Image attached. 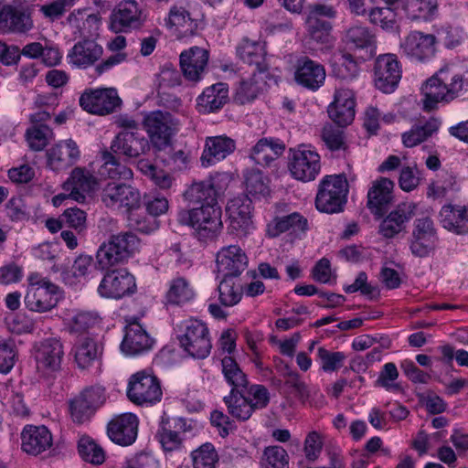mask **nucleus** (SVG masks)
<instances>
[{
    "mask_svg": "<svg viewBox=\"0 0 468 468\" xmlns=\"http://www.w3.org/2000/svg\"><path fill=\"white\" fill-rule=\"evenodd\" d=\"M22 449L26 452L37 455L52 445V435L45 426L27 425L21 433Z\"/></svg>",
    "mask_w": 468,
    "mask_h": 468,
    "instance_id": "obj_38",
    "label": "nucleus"
},
{
    "mask_svg": "<svg viewBox=\"0 0 468 468\" xmlns=\"http://www.w3.org/2000/svg\"><path fill=\"white\" fill-rule=\"evenodd\" d=\"M80 107L93 114L107 115L121 105V99L113 88L87 90L80 97Z\"/></svg>",
    "mask_w": 468,
    "mask_h": 468,
    "instance_id": "obj_15",
    "label": "nucleus"
},
{
    "mask_svg": "<svg viewBox=\"0 0 468 468\" xmlns=\"http://www.w3.org/2000/svg\"><path fill=\"white\" fill-rule=\"evenodd\" d=\"M326 77L324 67L308 57L297 59L294 70L295 81L309 90H316L324 82Z\"/></svg>",
    "mask_w": 468,
    "mask_h": 468,
    "instance_id": "obj_29",
    "label": "nucleus"
},
{
    "mask_svg": "<svg viewBox=\"0 0 468 468\" xmlns=\"http://www.w3.org/2000/svg\"><path fill=\"white\" fill-rule=\"evenodd\" d=\"M140 250V239L131 231L112 235L103 242L96 253V264L101 270L110 269L122 264L135 255Z\"/></svg>",
    "mask_w": 468,
    "mask_h": 468,
    "instance_id": "obj_5",
    "label": "nucleus"
},
{
    "mask_svg": "<svg viewBox=\"0 0 468 468\" xmlns=\"http://www.w3.org/2000/svg\"><path fill=\"white\" fill-rule=\"evenodd\" d=\"M288 169L291 176L298 181H313L321 170L320 155L311 145L301 144L291 148L288 156Z\"/></svg>",
    "mask_w": 468,
    "mask_h": 468,
    "instance_id": "obj_9",
    "label": "nucleus"
},
{
    "mask_svg": "<svg viewBox=\"0 0 468 468\" xmlns=\"http://www.w3.org/2000/svg\"><path fill=\"white\" fill-rule=\"evenodd\" d=\"M245 186L248 195L260 198L269 192L268 179L259 170H250L245 175Z\"/></svg>",
    "mask_w": 468,
    "mask_h": 468,
    "instance_id": "obj_53",
    "label": "nucleus"
},
{
    "mask_svg": "<svg viewBox=\"0 0 468 468\" xmlns=\"http://www.w3.org/2000/svg\"><path fill=\"white\" fill-rule=\"evenodd\" d=\"M324 446L322 434L317 431H311L304 440L303 452L306 459L310 462L316 461Z\"/></svg>",
    "mask_w": 468,
    "mask_h": 468,
    "instance_id": "obj_64",
    "label": "nucleus"
},
{
    "mask_svg": "<svg viewBox=\"0 0 468 468\" xmlns=\"http://www.w3.org/2000/svg\"><path fill=\"white\" fill-rule=\"evenodd\" d=\"M80 457L92 464H101L105 460L103 449L91 438L82 437L78 443Z\"/></svg>",
    "mask_w": 468,
    "mask_h": 468,
    "instance_id": "obj_50",
    "label": "nucleus"
},
{
    "mask_svg": "<svg viewBox=\"0 0 468 468\" xmlns=\"http://www.w3.org/2000/svg\"><path fill=\"white\" fill-rule=\"evenodd\" d=\"M399 378V371L394 363H386L376 381V384L379 387L384 388L387 390H398L399 385L394 383Z\"/></svg>",
    "mask_w": 468,
    "mask_h": 468,
    "instance_id": "obj_63",
    "label": "nucleus"
},
{
    "mask_svg": "<svg viewBox=\"0 0 468 468\" xmlns=\"http://www.w3.org/2000/svg\"><path fill=\"white\" fill-rule=\"evenodd\" d=\"M185 199L190 204L217 203L214 190L209 187L207 181L192 184L184 194Z\"/></svg>",
    "mask_w": 468,
    "mask_h": 468,
    "instance_id": "obj_51",
    "label": "nucleus"
},
{
    "mask_svg": "<svg viewBox=\"0 0 468 468\" xmlns=\"http://www.w3.org/2000/svg\"><path fill=\"white\" fill-rule=\"evenodd\" d=\"M52 130L45 124H36L27 131V141L31 149L41 151L52 138Z\"/></svg>",
    "mask_w": 468,
    "mask_h": 468,
    "instance_id": "obj_57",
    "label": "nucleus"
},
{
    "mask_svg": "<svg viewBox=\"0 0 468 468\" xmlns=\"http://www.w3.org/2000/svg\"><path fill=\"white\" fill-rule=\"evenodd\" d=\"M229 215V229L239 237L247 236L252 229V202L248 196L230 199L226 207Z\"/></svg>",
    "mask_w": 468,
    "mask_h": 468,
    "instance_id": "obj_20",
    "label": "nucleus"
},
{
    "mask_svg": "<svg viewBox=\"0 0 468 468\" xmlns=\"http://www.w3.org/2000/svg\"><path fill=\"white\" fill-rule=\"evenodd\" d=\"M153 339L138 323H131L125 327L121 350L127 356H138L152 348Z\"/></svg>",
    "mask_w": 468,
    "mask_h": 468,
    "instance_id": "obj_32",
    "label": "nucleus"
},
{
    "mask_svg": "<svg viewBox=\"0 0 468 468\" xmlns=\"http://www.w3.org/2000/svg\"><path fill=\"white\" fill-rule=\"evenodd\" d=\"M401 79V69L397 56L394 54L379 55L374 65V82L378 90L391 93Z\"/></svg>",
    "mask_w": 468,
    "mask_h": 468,
    "instance_id": "obj_16",
    "label": "nucleus"
},
{
    "mask_svg": "<svg viewBox=\"0 0 468 468\" xmlns=\"http://www.w3.org/2000/svg\"><path fill=\"white\" fill-rule=\"evenodd\" d=\"M393 188L394 182L387 177H380L372 182L367 191V207L374 216L380 218L385 214L393 199Z\"/></svg>",
    "mask_w": 468,
    "mask_h": 468,
    "instance_id": "obj_30",
    "label": "nucleus"
},
{
    "mask_svg": "<svg viewBox=\"0 0 468 468\" xmlns=\"http://www.w3.org/2000/svg\"><path fill=\"white\" fill-rule=\"evenodd\" d=\"M218 290V300L224 306H234L241 300L242 287L237 277L223 276Z\"/></svg>",
    "mask_w": 468,
    "mask_h": 468,
    "instance_id": "obj_47",
    "label": "nucleus"
},
{
    "mask_svg": "<svg viewBox=\"0 0 468 468\" xmlns=\"http://www.w3.org/2000/svg\"><path fill=\"white\" fill-rule=\"evenodd\" d=\"M348 184L342 175L324 176L318 186L315 197L316 208L324 213L341 212L346 203Z\"/></svg>",
    "mask_w": 468,
    "mask_h": 468,
    "instance_id": "obj_7",
    "label": "nucleus"
},
{
    "mask_svg": "<svg viewBox=\"0 0 468 468\" xmlns=\"http://www.w3.org/2000/svg\"><path fill=\"white\" fill-rule=\"evenodd\" d=\"M222 374L227 383L231 386L230 390L247 389L249 380L236 360L226 356L221 359Z\"/></svg>",
    "mask_w": 468,
    "mask_h": 468,
    "instance_id": "obj_45",
    "label": "nucleus"
},
{
    "mask_svg": "<svg viewBox=\"0 0 468 468\" xmlns=\"http://www.w3.org/2000/svg\"><path fill=\"white\" fill-rule=\"evenodd\" d=\"M138 424L139 420L135 414H120L108 423V436L116 444L132 445L137 438Z\"/></svg>",
    "mask_w": 468,
    "mask_h": 468,
    "instance_id": "obj_27",
    "label": "nucleus"
},
{
    "mask_svg": "<svg viewBox=\"0 0 468 468\" xmlns=\"http://www.w3.org/2000/svg\"><path fill=\"white\" fill-rule=\"evenodd\" d=\"M436 44L434 35L412 31L401 41L400 49L411 60L425 62L435 56Z\"/></svg>",
    "mask_w": 468,
    "mask_h": 468,
    "instance_id": "obj_18",
    "label": "nucleus"
},
{
    "mask_svg": "<svg viewBox=\"0 0 468 468\" xmlns=\"http://www.w3.org/2000/svg\"><path fill=\"white\" fill-rule=\"evenodd\" d=\"M355 107L351 106L331 103L328 107L329 117L339 126L350 124L355 118Z\"/></svg>",
    "mask_w": 468,
    "mask_h": 468,
    "instance_id": "obj_62",
    "label": "nucleus"
},
{
    "mask_svg": "<svg viewBox=\"0 0 468 468\" xmlns=\"http://www.w3.org/2000/svg\"><path fill=\"white\" fill-rule=\"evenodd\" d=\"M334 74L342 80L355 79L359 73V67L352 55L343 53L333 65Z\"/></svg>",
    "mask_w": 468,
    "mask_h": 468,
    "instance_id": "obj_56",
    "label": "nucleus"
},
{
    "mask_svg": "<svg viewBox=\"0 0 468 468\" xmlns=\"http://www.w3.org/2000/svg\"><path fill=\"white\" fill-rule=\"evenodd\" d=\"M97 179L90 171L85 167H75L69 177L63 185V188L69 191V197L77 201L83 202L85 194L94 190Z\"/></svg>",
    "mask_w": 468,
    "mask_h": 468,
    "instance_id": "obj_34",
    "label": "nucleus"
},
{
    "mask_svg": "<svg viewBox=\"0 0 468 468\" xmlns=\"http://www.w3.org/2000/svg\"><path fill=\"white\" fill-rule=\"evenodd\" d=\"M261 465V468H289V455L282 446L266 447Z\"/></svg>",
    "mask_w": 468,
    "mask_h": 468,
    "instance_id": "obj_55",
    "label": "nucleus"
},
{
    "mask_svg": "<svg viewBox=\"0 0 468 468\" xmlns=\"http://www.w3.org/2000/svg\"><path fill=\"white\" fill-rule=\"evenodd\" d=\"M191 423L185 418L169 416L165 412L161 416L156 437L163 449L173 452L180 449L183 434L191 431Z\"/></svg>",
    "mask_w": 468,
    "mask_h": 468,
    "instance_id": "obj_14",
    "label": "nucleus"
},
{
    "mask_svg": "<svg viewBox=\"0 0 468 468\" xmlns=\"http://www.w3.org/2000/svg\"><path fill=\"white\" fill-rule=\"evenodd\" d=\"M437 11V0H402L401 2V12L410 21L431 20Z\"/></svg>",
    "mask_w": 468,
    "mask_h": 468,
    "instance_id": "obj_42",
    "label": "nucleus"
},
{
    "mask_svg": "<svg viewBox=\"0 0 468 468\" xmlns=\"http://www.w3.org/2000/svg\"><path fill=\"white\" fill-rule=\"evenodd\" d=\"M332 26L325 20L310 16L308 18V32L312 40L317 44L329 45L332 42Z\"/></svg>",
    "mask_w": 468,
    "mask_h": 468,
    "instance_id": "obj_54",
    "label": "nucleus"
},
{
    "mask_svg": "<svg viewBox=\"0 0 468 468\" xmlns=\"http://www.w3.org/2000/svg\"><path fill=\"white\" fill-rule=\"evenodd\" d=\"M442 227L458 235L468 233V207L461 206H443L440 211Z\"/></svg>",
    "mask_w": 468,
    "mask_h": 468,
    "instance_id": "obj_41",
    "label": "nucleus"
},
{
    "mask_svg": "<svg viewBox=\"0 0 468 468\" xmlns=\"http://www.w3.org/2000/svg\"><path fill=\"white\" fill-rule=\"evenodd\" d=\"M63 356V346L58 338H47L35 346L37 368L46 377L60 369Z\"/></svg>",
    "mask_w": 468,
    "mask_h": 468,
    "instance_id": "obj_17",
    "label": "nucleus"
},
{
    "mask_svg": "<svg viewBox=\"0 0 468 468\" xmlns=\"http://www.w3.org/2000/svg\"><path fill=\"white\" fill-rule=\"evenodd\" d=\"M221 208L218 203H207L193 209H181L176 219L181 225L190 226L200 240L213 239L222 229Z\"/></svg>",
    "mask_w": 468,
    "mask_h": 468,
    "instance_id": "obj_4",
    "label": "nucleus"
},
{
    "mask_svg": "<svg viewBox=\"0 0 468 468\" xmlns=\"http://www.w3.org/2000/svg\"><path fill=\"white\" fill-rule=\"evenodd\" d=\"M95 409L91 407L80 395L70 401V413L74 422L83 423L94 413Z\"/></svg>",
    "mask_w": 468,
    "mask_h": 468,
    "instance_id": "obj_61",
    "label": "nucleus"
},
{
    "mask_svg": "<svg viewBox=\"0 0 468 468\" xmlns=\"http://www.w3.org/2000/svg\"><path fill=\"white\" fill-rule=\"evenodd\" d=\"M236 53L244 63L255 66L256 72L268 74L269 64L266 60L267 51L264 42L253 41L245 37L237 46Z\"/></svg>",
    "mask_w": 468,
    "mask_h": 468,
    "instance_id": "obj_31",
    "label": "nucleus"
},
{
    "mask_svg": "<svg viewBox=\"0 0 468 468\" xmlns=\"http://www.w3.org/2000/svg\"><path fill=\"white\" fill-rule=\"evenodd\" d=\"M128 225L144 234H150L159 228L158 220L139 209H132L127 213Z\"/></svg>",
    "mask_w": 468,
    "mask_h": 468,
    "instance_id": "obj_48",
    "label": "nucleus"
},
{
    "mask_svg": "<svg viewBox=\"0 0 468 468\" xmlns=\"http://www.w3.org/2000/svg\"><path fill=\"white\" fill-rule=\"evenodd\" d=\"M181 347L195 358H206L211 351L212 344L206 324L197 319L184 323V333L179 336Z\"/></svg>",
    "mask_w": 468,
    "mask_h": 468,
    "instance_id": "obj_11",
    "label": "nucleus"
},
{
    "mask_svg": "<svg viewBox=\"0 0 468 468\" xmlns=\"http://www.w3.org/2000/svg\"><path fill=\"white\" fill-rule=\"evenodd\" d=\"M59 300V288L56 284L45 287H28L25 296L26 306L34 312H48Z\"/></svg>",
    "mask_w": 468,
    "mask_h": 468,
    "instance_id": "obj_33",
    "label": "nucleus"
},
{
    "mask_svg": "<svg viewBox=\"0 0 468 468\" xmlns=\"http://www.w3.org/2000/svg\"><path fill=\"white\" fill-rule=\"evenodd\" d=\"M266 75L253 72L246 78H241L235 87L234 101L239 105L254 101L266 90Z\"/></svg>",
    "mask_w": 468,
    "mask_h": 468,
    "instance_id": "obj_36",
    "label": "nucleus"
},
{
    "mask_svg": "<svg viewBox=\"0 0 468 468\" xmlns=\"http://www.w3.org/2000/svg\"><path fill=\"white\" fill-rule=\"evenodd\" d=\"M414 202L399 204L379 224V233L386 239H392L406 230L407 224L416 214Z\"/></svg>",
    "mask_w": 468,
    "mask_h": 468,
    "instance_id": "obj_24",
    "label": "nucleus"
},
{
    "mask_svg": "<svg viewBox=\"0 0 468 468\" xmlns=\"http://www.w3.org/2000/svg\"><path fill=\"white\" fill-rule=\"evenodd\" d=\"M187 2H180L173 5L165 18V27L176 38L192 37L197 34L198 28L197 19L192 16Z\"/></svg>",
    "mask_w": 468,
    "mask_h": 468,
    "instance_id": "obj_19",
    "label": "nucleus"
},
{
    "mask_svg": "<svg viewBox=\"0 0 468 468\" xmlns=\"http://www.w3.org/2000/svg\"><path fill=\"white\" fill-rule=\"evenodd\" d=\"M285 151L284 143L272 137L260 139L251 148L250 157L261 166H271Z\"/></svg>",
    "mask_w": 468,
    "mask_h": 468,
    "instance_id": "obj_39",
    "label": "nucleus"
},
{
    "mask_svg": "<svg viewBox=\"0 0 468 468\" xmlns=\"http://www.w3.org/2000/svg\"><path fill=\"white\" fill-rule=\"evenodd\" d=\"M97 288L99 295L106 299L120 300L137 290L135 277L126 269H106Z\"/></svg>",
    "mask_w": 468,
    "mask_h": 468,
    "instance_id": "obj_10",
    "label": "nucleus"
},
{
    "mask_svg": "<svg viewBox=\"0 0 468 468\" xmlns=\"http://www.w3.org/2000/svg\"><path fill=\"white\" fill-rule=\"evenodd\" d=\"M111 151L101 153L102 165L100 173L112 179L129 180L133 178V171L120 163L117 156L125 159H135L149 153L151 147L148 139L139 131L122 130L111 143Z\"/></svg>",
    "mask_w": 468,
    "mask_h": 468,
    "instance_id": "obj_1",
    "label": "nucleus"
},
{
    "mask_svg": "<svg viewBox=\"0 0 468 468\" xmlns=\"http://www.w3.org/2000/svg\"><path fill=\"white\" fill-rule=\"evenodd\" d=\"M163 396L157 377L146 370L132 375L127 387V397L138 406H153L161 401Z\"/></svg>",
    "mask_w": 468,
    "mask_h": 468,
    "instance_id": "obj_8",
    "label": "nucleus"
},
{
    "mask_svg": "<svg viewBox=\"0 0 468 468\" xmlns=\"http://www.w3.org/2000/svg\"><path fill=\"white\" fill-rule=\"evenodd\" d=\"M143 126L148 135L150 146L161 151L170 145L172 138L179 131V122L170 112L153 111L146 113Z\"/></svg>",
    "mask_w": 468,
    "mask_h": 468,
    "instance_id": "obj_6",
    "label": "nucleus"
},
{
    "mask_svg": "<svg viewBox=\"0 0 468 468\" xmlns=\"http://www.w3.org/2000/svg\"><path fill=\"white\" fill-rule=\"evenodd\" d=\"M16 355L14 341L0 335V373L7 374L13 368Z\"/></svg>",
    "mask_w": 468,
    "mask_h": 468,
    "instance_id": "obj_60",
    "label": "nucleus"
},
{
    "mask_svg": "<svg viewBox=\"0 0 468 468\" xmlns=\"http://www.w3.org/2000/svg\"><path fill=\"white\" fill-rule=\"evenodd\" d=\"M437 235L433 222L429 218L415 220L410 245V251L416 257H426L435 248Z\"/></svg>",
    "mask_w": 468,
    "mask_h": 468,
    "instance_id": "obj_25",
    "label": "nucleus"
},
{
    "mask_svg": "<svg viewBox=\"0 0 468 468\" xmlns=\"http://www.w3.org/2000/svg\"><path fill=\"white\" fill-rule=\"evenodd\" d=\"M346 41L354 48L368 50V57L376 54L375 35L365 27L355 26L350 27L346 35Z\"/></svg>",
    "mask_w": 468,
    "mask_h": 468,
    "instance_id": "obj_46",
    "label": "nucleus"
},
{
    "mask_svg": "<svg viewBox=\"0 0 468 468\" xmlns=\"http://www.w3.org/2000/svg\"><path fill=\"white\" fill-rule=\"evenodd\" d=\"M145 15L135 0L121 2L113 10L111 21L112 28L116 32H126L143 26Z\"/></svg>",
    "mask_w": 468,
    "mask_h": 468,
    "instance_id": "obj_21",
    "label": "nucleus"
},
{
    "mask_svg": "<svg viewBox=\"0 0 468 468\" xmlns=\"http://www.w3.org/2000/svg\"><path fill=\"white\" fill-rule=\"evenodd\" d=\"M317 356L321 360V367L325 372L338 370L346 358L343 352H330L323 346L318 348Z\"/></svg>",
    "mask_w": 468,
    "mask_h": 468,
    "instance_id": "obj_59",
    "label": "nucleus"
},
{
    "mask_svg": "<svg viewBox=\"0 0 468 468\" xmlns=\"http://www.w3.org/2000/svg\"><path fill=\"white\" fill-rule=\"evenodd\" d=\"M228 412L239 421L248 420L253 412L266 408L270 402V392L263 385H251L247 389L230 390L225 396Z\"/></svg>",
    "mask_w": 468,
    "mask_h": 468,
    "instance_id": "obj_3",
    "label": "nucleus"
},
{
    "mask_svg": "<svg viewBox=\"0 0 468 468\" xmlns=\"http://www.w3.org/2000/svg\"><path fill=\"white\" fill-rule=\"evenodd\" d=\"M287 205L276 206V216L267 224L266 234L269 238H277L281 234L289 232L294 237L300 238L308 229L307 219L299 212H286Z\"/></svg>",
    "mask_w": 468,
    "mask_h": 468,
    "instance_id": "obj_13",
    "label": "nucleus"
},
{
    "mask_svg": "<svg viewBox=\"0 0 468 468\" xmlns=\"http://www.w3.org/2000/svg\"><path fill=\"white\" fill-rule=\"evenodd\" d=\"M98 356V345L91 338H84L75 346V360L80 368L90 367Z\"/></svg>",
    "mask_w": 468,
    "mask_h": 468,
    "instance_id": "obj_49",
    "label": "nucleus"
},
{
    "mask_svg": "<svg viewBox=\"0 0 468 468\" xmlns=\"http://www.w3.org/2000/svg\"><path fill=\"white\" fill-rule=\"evenodd\" d=\"M423 110L431 112L440 102L450 103L468 93V69L445 65L429 78L421 87Z\"/></svg>",
    "mask_w": 468,
    "mask_h": 468,
    "instance_id": "obj_2",
    "label": "nucleus"
},
{
    "mask_svg": "<svg viewBox=\"0 0 468 468\" xmlns=\"http://www.w3.org/2000/svg\"><path fill=\"white\" fill-rule=\"evenodd\" d=\"M194 297V289L185 277L178 276L170 281L165 293L168 303L180 305L191 301Z\"/></svg>",
    "mask_w": 468,
    "mask_h": 468,
    "instance_id": "obj_44",
    "label": "nucleus"
},
{
    "mask_svg": "<svg viewBox=\"0 0 468 468\" xmlns=\"http://www.w3.org/2000/svg\"><path fill=\"white\" fill-rule=\"evenodd\" d=\"M285 385L292 388V392L303 402L309 401L312 393H315L314 388H309L295 371H289L285 375Z\"/></svg>",
    "mask_w": 468,
    "mask_h": 468,
    "instance_id": "obj_58",
    "label": "nucleus"
},
{
    "mask_svg": "<svg viewBox=\"0 0 468 468\" xmlns=\"http://www.w3.org/2000/svg\"><path fill=\"white\" fill-rule=\"evenodd\" d=\"M34 27L29 10L5 5L0 10V31L4 34H26Z\"/></svg>",
    "mask_w": 468,
    "mask_h": 468,
    "instance_id": "obj_28",
    "label": "nucleus"
},
{
    "mask_svg": "<svg viewBox=\"0 0 468 468\" xmlns=\"http://www.w3.org/2000/svg\"><path fill=\"white\" fill-rule=\"evenodd\" d=\"M103 48L94 40L84 39L77 42L68 53L69 63L80 69H87L101 58Z\"/></svg>",
    "mask_w": 468,
    "mask_h": 468,
    "instance_id": "obj_37",
    "label": "nucleus"
},
{
    "mask_svg": "<svg viewBox=\"0 0 468 468\" xmlns=\"http://www.w3.org/2000/svg\"><path fill=\"white\" fill-rule=\"evenodd\" d=\"M441 124V120L431 118L423 124L413 125L410 130L401 134L403 145L408 148L419 145L436 133Z\"/></svg>",
    "mask_w": 468,
    "mask_h": 468,
    "instance_id": "obj_43",
    "label": "nucleus"
},
{
    "mask_svg": "<svg viewBox=\"0 0 468 468\" xmlns=\"http://www.w3.org/2000/svg\"><path fill=\"white\" fill-rule=\"evenodd\" d=\"M194 468H216L218 455L213 444L207 442L202 444L191 453Z\"/></svg>",
    "mask_w": 468,
    "mask_h": 468,
    "instance_id": "obj_52",
    "label": "nucleus"
},
{
    "mask_svg": "<svg viewBox=\"0 0 468 468\" xmlns=\"http://www.w3.org/2000/svg\"><path fill=\"white\" fill-rule=\"evenodd\" d=\"M101 201L109 208L123 209L128 213L140 208L141 194L131 185L112 182L102 188Z\"/></svg>",
    "mask_w": 468,
    "mask_h": 468,
    "instance_id": "obj_12",
    "label": "nucleus"
},
{
    "mask_svg": "<svg viewBox=\"0 0 468 468\" xmlns=\"http://www.w3.org/2000/svg\"><path fill=\"white\" fill-rule=\"evenodd\" d=\"M229 98L227 83L218 82L204 90L197 99V110L200 113H210L221 109Z\"/></svg>",
    "mask_w": 468,
    "mask_h": 468,
    "instance_id": "obj_40",
    "label": "nucleus"
},
{
    "mask_svg": "<svg viewBox=\"0 0 468 468\" xmlns=\"http://www.w3.org/2000/svg\"><path fill=\"white\" fill-rule=\"evenodd\" d=\"M235 149V140L225 134L207 137L200 158L202 165L209 166L222 161L231 154Z\"/></svg>",
    "mask_w": 468,
    "mask_h": 468,
    "instance_id": "obj_35",
    "label": "nucleus"
},
{
    "mask_svg": "<svg viewBox=\"0 0 468 468\" xmlns=\"http://www.w3.org/2000/svg\"><path fill=\"white\" fill-rule=\"evenodd\" d=\"M208 59L206 48L195 46L184 50L180 54V68L185 79L194 83L200 81L207 70Z\"/></svg>",
    "mask_w": 468,
    "mask_h": 468,
    "instance_id": "obj_23",
    "label": "nucleus"
},
{
    "mask_svg": "<svg viewBox=\"0 0 468 468\" xmlns=\"http://www.w3.org/2000/svg\"><path fill=\"white\" fill-rule=\"evenodd\" d=\"M248 262L246 253L238 245L225 246L216 256L217 271L223 276H239L247 268Z\"/></svg>",
    "mask_w": 468,
    "mask_h": 468,
    "instance_id": "obj_26",
    "label": "nucleus"
},
{
    "mask_svg": "<svg viewBox=\"0 0 468 468\" xmlns=\"http://www.w3.org/2000/svg\"><path fill=\"white\" fill-rule=\"evenodd\" d=\"M47 166L54 172L64 171L80 157L77 143L72 139L61 140L46 151Z\"/></svg>",
    "mask_w": 468,
    "mask_h": 468,
    "instance_id": "obj_22",
    "label": "nucleus"
}]
</instances>
